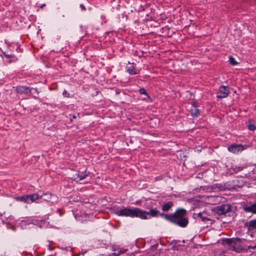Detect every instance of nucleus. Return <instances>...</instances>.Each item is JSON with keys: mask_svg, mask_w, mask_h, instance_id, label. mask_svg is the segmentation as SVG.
<instances>
[{"mask_svg": "<svg viewBox=\"0 0 256 256\" xmlns=\"http://www.w3.org/2000/svg\"><path fill=\"white\" fill-rule=\"evenodd\" d=\"M170 222L182 228L186 227L188 224L186 210L182 208H178L174 214H171Z\"/></svg>", "mask_w": 256, "mask_h": 256, "instance_id": "f257e3e1", "label": "nucleus"}, {"mask_svg": "<svg viewBox=\"0 0 256 256\" xmlns=\"http://www.w3.org/2000/svg\"><path fill=\"white\" fill-rule=\"evenodd\" d=\"M242 240L240 238H224L222 240L223 244H226L228 246L230 250L240 252L245 250L242 245ZM246 250H247L246 249Z\"/></svg>", "mask_w": 256, "mask_h": 256, "instance_id": "f03ea898", "label": "nucleus"}, {"mask_svg": "<svg viewBox=\"0 0 256 256\" xmlns=\"http://www.w3.org/2000/svg\"><path fill=\"white\" fill-rule=\"evenodd\" d=\"M114 213L118 216L133 218L134 208L124 207L120 209L117 208L115 210Z\"/></svg>", "mask_w": 256, "mask_h": 256, "instance_id": "7ed1b4c3", "label": "nucleus"}, {"mask_svg": "<svg viewBox=\"0 0 256 256\" xmlns=\"http://www.w3.org/2000/svg\"><path fill=\"white\" fill-rule=\"evenodd\" d=\"M231 210V206L228 204H224L218 206L216 208V211L219 215L226 214Z\"/></svg>", "mask_w": 256, "mask_h": 256, "instance_id": "20e7f679", "label": "nucleus"}, {"mask_svg": "<svg viewBox=\"0 0 256 256\" xmlns=\"http://www.w3.org/2000/svg\"><path fill=\"white\" fill-rule=\"evenodd\" d=\"M135 217L143 220L148 219V216H146V210H144L137 208H134L133 218Z\"/></svg>", "mask_w": 256, "mask_h": 256, "instance_id": "39448f33", "label": "nucleus"}, {"mask_svg": "<svg viewBox=\"0 0 256 256\" xmlns=\"http://www.w3.org/2000/svg\"><path fill=\"white\" fill-rule=\"evenodd\" d=\"M216 186H219L218 188L220 190H223L226 189H236V185H234V180L225 182L224 185L221 184H217Z\"/></svg>", "mask_w": 256, "mask_h": 256, "instance_id": "423d86ee", "label": "nucleus"}, {"mask_svg": "<svg viewBox=\"0 0 256 256\" xmlns=\"http://www.w3.org/2000/svg\"><path fill=\"white\" fill-rule=\"evenodd\" d=\"M56 196L54 194H52L50 192L43 193L42 194L40 195L39 196V198L52 203L54 202V201L56 200Z\"/></svg>", "mask_w": 256, "mask_h": 256, "instance_id": "0eeeda50", "label": "nucleus"}, {"mask_svg": "<svg viewBox=\"0 0 256 256\" xmlns=\"http://www.w3.org/2000/svg\"><path fill=\"white\" fill-rule=\"evenodd\" d=\"M229 94V89L228 86H221L216 96L218 98H226Z\"/></svg>", "mask_w": 256, "mask_h": 256, "instance_id": "6e6552de", "label": "nucleus"}, {"mask_svg": "<svg viewBox=\"0 0 256 256\" xmlns=\"http://www.w3.org/2000/svg\"><path fill=\"white\" fill-rule=\"evenodd\" d=\"M228 150L234 154H238L239 152L242 151L244 146L242 144H232L228 147Z\"/></svg>", "mask_w": 256, "mask_h": 256, "instance_id": "1a4fd4ad", "label": "nucleus"}, {"mask_svg": "<svg viewBox=\"0 0 256 256\" xmlns=\"http://www.w3.org/2000/svg\"><path fill=\"white\" fill-rule=\"evenodd\" d=\"M89 174V172L85 171L84 172L76 174L73 176V179L76 182H80L81 180L85 178Z\"/></svg>", "mask_w": 256, "mask_h": 256, "instance_id": "9d476101", "label": "nucleus"}, {"mask_svg": "<svg viewBox=\"0 0 256 256\" xmlns=\"http://www.w3.org/2000/svg\"><path fill=\"white\" fill-rule=\"evenodd\" d=\"M243 209L245 212L256 214V203L246 206Z\"/></svg>", "mask_w": 256, "mask_h": 256, "instance_id": "9b49d317", "label": "nucleus"}, {"mask_svg": "<svg viewBox=\"0 0 256 256\" xmlns=\"http://www.w3.org/2000/svg\"><path fill=\"white\" fill-rule=\"evenodd\" d=\"M40 195L38 194H33L26 195V203L30 204L39 198Z\"/></svg>", "mask_w": 256, "mask_h": 256, "instance_id": "f8f14e48", "label": "nucleus"}, {"mask_svg": "<svg viewBox=\"0 0 256 256\" xmlns=\"http://www.w3.org/2000/svg\"><path fill=\"white\" fill-rule=\"evenodd\" d=\"M146 216H148V219L152 217H156L158 216L159 210L156 208H151L148 211L146 210Z\"/></svg>", "mask_w": 256, "mask_h": 256, "instance_id": "ddd939ff", "label": "nucleus"}, {"mask_svg": "<svg viewBox=\"0 0 256 256\" xmlns=\"http://www.w3.org/2000/svg\"><path fill=\"white\" fill-rule=\"evenodd\" d=\"M16 90L18 94H28L30 92L29 87L26 86H18L16 88Z\"/></svg>", "mask_w": 256, "mask_h": 256, "instance_id": "4468645a", "label": "nucleus"}, {"mask_svg": "<svg viewBox=\"0 0 256 256\" xmlns=\"http://www.w3.org/2000/svg\"><path fill=\"white\" fill-rule=\"evenodd\" d=\"M126 71L130 74H136L140 72L139 70L134 66V64H131L130 66H128Z\"/></svg>", "mask_w": 256, "mask_h": 256, "instance_id": "2eb2a0df", "label": "nucleus"}, {"mask_svg": "<svg viewBox=\"0 0 256 256\" xmlns=\"http://www.w3.org/2000/svg\"><path fill=\"white\" fill-rule=\"evenodd\" d=\"M174 206L172 202L170 201L162 206V209L164 212H168Z\"/></svg>", "mask_w": 256, "mask_h": 256, "instance_id": "dca6fc26", "label": "nucleus"}, {"mask_svg": "<svg viewBox=\"0 0 256 256\" xmlns=\"http://www.w3.org/2000/svg\"><path fill=\"white\" fill-rule=\"evenodd\" d=\"M191 114L193 117H198L200 114L199 110L194 106H192L191 109Z\"/></svg>", "mask_w": 256, "mask_h": 256, "instance_id": "f3484780", "label": "nucleus"}, {"mask_svg": "<svg viewBox=\"0 0 256 256\" xmlns=\"http://www.w3.org/2000/svg\"><path fill=\"white\" fill-rule=\"evenodd\" d=\"M248 228L249 230H256V219L252 220L248 222Z\"/></svg>", "mask_w": 256, "mask_h": 256, "instance_id": "a211bd4d", "label": "nucleus"}, {"mask_svg": "<svg viewBox=\"0 0 256 256\" xmlns=\"http://www.w3.org/2000/svg\"><path fill=\"white\" fill-rule=\"evenodd\" d=\"M196 216L198 218H200L202 222L211 221L210 219L206 216H204L202 212L197 214Z\"/></svg>", "mask_w": 256, "mask_h": 256, "instance_id": "6ab92c4d", "label": "nucleus"}, {"mask_svg": "<svg viewBox=\"0 0 256 256\" xmlns=\"http://www.w3.org/2000/svg\"><path fill=\"white\" fill-rule=\"evenodd\" d=\"M159 216H160L162 218H164L165 220L170 222L171 214H166L164 213H160L159 212Z\"/></svg>", "mask_w": 256, "mask_h": 256, "instance_id": "aec40b11", "label": "nucleus"}, {"mask_svg": "<svg viewBox=\"0 0 256 256\" xmlns=\"http://www.w3.org/2000/svg\"><path fill=\"white\" fill-rule=\"evenodd\" d=\"M16 200H20V202H26V195L22 196H21L16 197Z\"/></svg>", "mask_w": 256, "mask_h": 256, "instance_id": "412c9836", "label": "nucleus"}, {"mask_svg": "<svg viewBox=\"0 0 256 256\" xmlns=\"http://www.w3.org/2000/svg\"><path fill=\"white\" fill-rule=\"evenodd\" d=\"M234 185H236V188H240L242 186V182L239 181L237 179L234 180Z\"/></svg>", "mask_w": 256, "mask_h": 256, "instance_id": "4be33fe9", "label": "nucleus"}, {"mask_svg": "<svg viewBox=\"0 0 256 256\" xmlns=\"http://www.w3.org/2000/svg\"><path fill=\"white\" fill-rule=\"evenodd\" d=\"M229 62L233 66L236 65L238 64L235 59L232 56H230Z\"/></svg>", "mask_w": 256, "mask_h": 256, "instance_id": "5701e85b", "label": "nucleus"}, {"mask_svg": "<svg viewBox=\"0 0 256 256\" xmlns=\"http://www.w3.org/2000/svg\"><path fill=\"white\" fill-rule=\"evenodd\" d=\"M247 126L248 130H250L254 131L256 130V126L253 124H251L250 122H248Z\"/></svg>", "mask_w": 256, "mask_h": 256, "instance_id": "b1692460", "label": "nucleus"}, {"mask_svg": "<svg viewBox=\"0 0 256 256\" xmlns=\"http://www.w3.org/2000/svg\"><path fill=\"white\" fill-rule=\"evenodd\" d=\"M139 92L141 94H144L146 95L147 96L149 97L146 90L144 88H140L139 90Z\"/></svg>", "mask_w": 256, "mask_h": 256, "instance_id": "393cba45", "label": "nucleus"}, {"mask_svg": "<svg viewBox=\"0 0 256 256\" xmlns=\"http://www.w3.org/2000/svg\"><path fill=\"white\" fill-rule=\"evenodd\" d=\"M62 94L64 97H66V98L70 97V94L66 90H64L63 91Z\"/></svg>", "mask_w": 256, "mask_h": 256, "instance_id": "a878e982", "label": "nucleus"}, {"mask_svg": "<svg viewBox=\"0 0 256 256\" xmlns=\"http://www.w3.org/2000/svg\"><path fill=\"white\" fill-rule=\"evenodd\" d=\"M236 168H234V170L236 171V172H238L242 170V168L238 167V168L237 170H236Z\"/></svg>", "mask_w": 256, "mask_h": 256, "instance_id": "bb28decb", "label": "nucleus"}, {"mask_svg": "<svg viewBox=\"0 0 256 256\" xmlns=\"http://www.w3.org/2000/svg\"><path fill=\"white\" fill-rule=\"evenodd\" d=\"M250 248H252V249L256 248V244L255 246H248V249H250Z\"/></svg>", "mask_w": 256, "mask_h": 256, "instance_id": "cd10ccee", "label": "nucleus"}, {"mask_svg": "<svg viewBox=\"0 0 256 256\" xmlns=\"http://www.w3.org/2000/svg\"><path fill=\"white\" fill-rule=\"evenodd\" d=\"M80 8L82 10H86V8L83 4H80Z\"/></svg>", "mask_w": 256, "mask_h": 256, "instance_id": "c85d7f7f", "label": "nucleus"}, {"mask_svg": "<svg viewBox=\"0 0 256 256\" xmlns=\"http://www.w3.org/2000/svg\"><path fill=\"white\" fill-rule=\"evenodd\" d=\"M72 118H76V116H73Z\"/></svg>", "mask_w": 256, "mask_h": 256, "instance_id": "c756f323", "label": "nucleus"}, {"mask_svg": "<svg viewBox=\"0 0 256 256\" xmlns=\"http://www.w3.org/2000/svg\"><path fill=\"white\" fill-rule=\"evenodd\" d=\"M44 6H45V4H43L42 6H41V8L44 7Z\"/></svg>", "mask_w": 256, "mask_h": 256, "instance_id": "7c9ffc66", "label": "nucleus"}]
</instances>
